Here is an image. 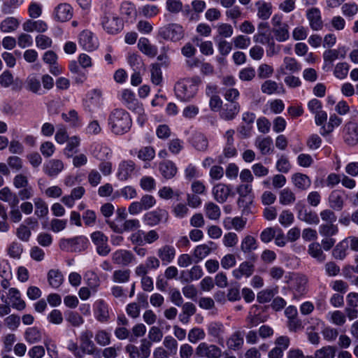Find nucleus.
Segmentation results:
<instances>
[{"label": "nucleus", "instance_id": "nucleus-1", "mask_svg": "<svg viewBox=\"0 0 358 358\" xmlns=\"http://www.w3.org/2000/svg\"><path fill=\"white\" fill-rule=\"evenodd\" d=\"M131 124L129 114L124 109H114L109 115L108 124L111 131L116 135H122L128 132Z\"/></svg>", "mask_w": 358, "mask_h": 358}, {"label": "nucleus", "instance_id": "nucleus-2", "mask_svg": "<svg viewBox=\"0 0 358 358\" xmlns=\"http://www.w3.org/2000/svg\"><path fill=\"white\" fill-rule=\"evenodd\" d=\"M200 80L198 78H187L178 81L174 87L176 96L183 101L192 99L198 91Z\"/></svg>", "mask_w": 358, "mask_h": 358}, {"label": "nucleus", "instance_id": "nucleus-3", "mask_svg": "<svg viewBox=\"0 0 358 358\" xmlns=\"http://www.w3.org/2000/svg\"><path fill=\"white\" fill-rule=\"evenodd\" d=\"M101 23L103 29L110 34H115L123 29L122 20L111 9H105Z\"/></svg>", "mask_w": 358, "mask_h": 358}, {"label": "nucleus", "instance_id": "nucleus-4", "mask_svg": "<svg viewBox=\"0 0 358 358\" xmlns=\"http://www.w3.org/2000/svg\"><path fill=\"white\" fill-rule=\"evenodd\" d=\"M88 240L86 237L80 236L71 238H62L59 241L61 250L67 252H81L87 247Z\"/></svg>", "mask_w": 358, "mask_h": 358}, {"label": "nucleus", "instance_id": "nucleus-5", "mask_svg": "<svg viewBox=\"0 0 358 358\" xmlns=\"http://www.w3.org/2000/svg\"><path fill=\"white\" fill-rule=\"evenodd\" d=\"M159 35L164 39L178 41L183 37V29L178 24H169L159 29Z\"/></svg>", "mask_w": 358, "mask_h": 358}, {"label": "nucleus", "instance_id": "nucleus-6", "mask_svg": "<svg viewBox=\"0 0 358 358\" xmlns=\"http://www.w3.org/2000/svg\"><path fill=\"white\" fill-rule=\"evenodd\" d=\"M91 239L96 245V252L103 257L107 256L110 252V247L108 245V237L101 231H94L91 234Z\"/></svg>", "mask_w": 358, "mask_h": 358}, {"label": "nucleus", "instance_id": "nucleus-7", "mask_svg": "<svg viewBox=\"0 0 358 358\" xmlns=\"http://www.w3.org/2000/svg\"><path fill=\"white\" fill-rule=\"evenodd\" d=\"M93 334L91 331L85 330L80 336V347L82 350L83 357L85 355H95L98 354L99 350L92 341Z\"/></svg>", "mask_w": 358, "mask_h": 358}, {"label": "nucleus", "instance_id": "nucleus-8", "mask_svg": "<svg viewBox=\"0 0 358 358\" xmlns=\"http://www.w3.org/2000/svg\"><path fill=\"white\" fill-rule=\"evenodd\" d=\"M196 354L198 357L205 358H220L222 355V350L214 344H208L203 342L199 344L196 348Z\"/></svg>", "mask_w": 358, "mask_h": 358}, {"label": "nucleus", "instance_id": "nucleus-9", "mask_svg": "<svg viewBox=\"0 0 358 358\" xmlns=\"http://www.w3.org/2000/svg\"><path fill=\"white\" fill-rule=\"evenodd\" d=\"M169 220V213L165 209L157 208L145 214L143 220L146 224L154 227L160 222L166 223Z\"/></svg>", "mask_w": 358, "mask_h": 358}, {"label": "nucleus", "instance_id": "nucleus-10", "mask_svg": "<svg viewBox=\"0 0 358 358\" xmlns=\"http://www.w3.org/2000/svg\"><path fill=\"white\" fill-rule=\"evenodd\" d=\"M111 259L115 264L127 266L135 260V256L129 250L120 249L112 254Z\"/></svg>", "mask_w": 358, "mask_h": 358}, {"label": "nucleus", "instance_id": "nucleus-11", "mask_svg": "<svg viewBox=\"0 0 358 358\" xmlns=\"http://www.w3.org/2000/svg\"><path fill=\"white\" fill-rule=\"evenodd\" d=\"M80 45L87 51L96 50L99 46L98 39L93 33L88 30L81 32L79 37Z\"/></svg>", "mask_w": 358, "mask_h": 358}, {"label": "nucleus", "instance_id": "nucleus-12", "mask_svg": "<svg viewBox=\"0 0 358 358\" xmlns=\"http://www.w3.org/2000/svg\"><path fill=\"white\" fill-rule=\"evenodd\" d=\"M73 16L72 7L68 3L59 4L54 10V18L58 22H66Z\"/></svg>", "mask_w": 358, "mask_h": 358}, {"label": "nucleus", "instance_id": "nucleus-13", "mask_svg": "<svg viewBox=\"0 0 358 358\" xmlns=\"http://www.w3.org/2000/svg\"><path fill=\"white\" fill-rule=\"evenodd\" d=\"M301 69V64L294 57H285L283 63L278 70V73L286 75L288 72L294 73Z\"/></svg>", "mask_w": 358, "mask_h": 358}, {"label": "nucleus", "instance_id": "nucleus-14", "mask_svg": "<svg viewBox=\"0 0 358 358\" xmlns=\"http://www.w3.org/2000/svg\"><path fill=\"white\" fill-rule=\"evenodd\" d=\"M214 199L220 203H224L231 193L230 186L223 183H218L213 188Z\"/></svg>", "mask_w": 358, "mask_h": 358}, {"label": "nucleus", "instance_id": "nucleus-15", "mask_svg": "<svg viewBox=\"0 0 358 358\" xmlns=\"http://www.w3.org/2000/svg\"><path fill=\"white\" fill-rule=\"evenodd\" d=\"M157 256L164 265L173 262L176 255V248L171 245H164L157 250Z\"/></svg>", "mask_w": 358, "mask_h": 358}, {"label": "nucleus", "instance_id": "nucleus-16", "mask_svg": "<svg viewBox=\"0 0 358 358\" xmlns=\"http://www.w3.org/2000/svg\"><path fill=\"white\" fill-rule=\"evenodd\" d=\"M307 279L304 276H298L292 280L291 289L294 299H299L306 293Z\"/></svg>", "mask_w": 358, "mask_h": 358}, {"label": "nucleus", "instance_id": "nucleus-17", "mask_svg": "<svg viewBox=\"0 0 358 358\" xmlns=\"http://www.w3.org/2000/svg\"><path fill=\"white\" fill-rule=\"evenodd\" d=\"M135 169V164L131 160H124L120 163L117 176L120 180H127Z\"/></svg>", "mask_w": 358, "mask_h": 358}, {"label": "nucleus", "instance_id": "nucleus-18", "mask_svg": "<svg viewBox=\"0 0 358 358\" xmlns=\"http://www.w3.org/2000/svg\"><path fill=\"white\" fill-rule=\"evenodd\" d=\"M64 169V164L59 159L49 160L43 166L44 173L49 177H56Z\"/></svg>", "mask_w": 358, "mask_h": 358}, {"label": "nucleus", "instance_id": "nucleus-19", "mask_svg": "<svg viewBox=\"0 0 358 358\" xmlns=\"http://www.w3.org/2000/svg\"><path fill=\"white\" fill-rule=\"evenodd\" d=\"M345 141L349 145H355L358 142V124L350 122L344 128Z\"/></svg>", "mask_w": 358, "mask_h": 358}, {"label": "nucleus", "instance_id": "nucleus-20", "mask_svg": "<svg viewBox=\"0 0 358 358\" xmlns=\"http://www.w3.org/2000/svg\"><path fill=\"white\" fill-rule=\"evenodd\" d=\"M255 271V266L250 262H242L238 268L232 271V275L236 279H241L242 277L249 278Z\"/></svg>", "mask_w": 358, "mask_h": 358}, {"label": "nucleus", "instance_id": "nucleus-21", "mask_svg": "<svg viewBox=\"0 0 358 358\" xmlns=\"http://www.w3.org/2000/svg\"><path fill=\"white\" fill-rule=\"evenodd\" d=\"M307 18L309 20L310 27L314 30H320L322 27L320 11L317 8H312L307 11Z\"/></svg>", "mask_w": 358, "mask_h": 358}, {"label": "nucleus", "instance_id": "nucleus-22", "mask_svg": "<svg viewBox=\"0 0 358 358\" xmlns=\"http://www.w3.org/2000/svg\"><path fill=\"white\" fill-rule=\"evenodd\" d=\"M329 207L334 210L340 211L343 209L344 206V198L343 193L338 190H334L331 192L329 196Z\"/></svg>", "mask_w": 358, "mask_h": 358}, {"label": "nucleus", "instance_id": "nucleus-23", "mask_svg": "<svg viewBox=\"0 0 358 358\" xmlns=\"http://www.w3.org/2000/svg\"><path fill=\"white\" fill-rule=\"evenodd\" d=\"M240 110V105L238 103H230L224 106L220 117L225 120H232L235 118Z\"/></svg>", "mask_w": 358, "mask_h": 358}, {"label": "nucleus", "instance_id": "nucleus-24", "mask_svg": "<svg viewBox=\"0 0 358 358\" xmlns=\"http://www.w3.org/2000/svg\"><path fill=\"white\" fill-rule=\"evenodd\" d=\"M159 170L162 176L166 179L173 178L177 173V167L171 161H164L159 164Z\"/></svg>", "mask_w": 358, "mask_h": 358}, {"label": "nucleus", "instance_id": "nucleus-25", "mask_svg": "<svg viewBox=\"0 0 358 358\" xmlns=\"http://www.w3.org/2000/svg\"><path fill=\"white\" fill-rule=\"evenodd\" d=\"M24 31L27 32H32L36 31L38 32H44L48 29L47 24L43 20L33 21L31 20H27L22 24Z\"/></svg>", "mask_w": 358, "mask_h": 358}, {"label": "nucleus", "instance_id": "nucleus-26", "mask_svg": "<svg viewBox=\"0 0 358 358\" xmlns=\"http://www.w3.org/2000/svg\"><path fill=\"white\" fill-rule=\"evenodd\" d=\"M0 200L7 202L10 207L17 206L20 201L17 195L13 193L7 187L0 190Z\"/></svg>", "mask_w": 358, "mask_h": 358}, {"label": "nucleus", "instance_id": "nucleus-27", "mask_svg": "<svg viewBox=\"0 0 358 358\" xmlns=\"http://www.w3.org/2000/svg\"><path fill=\"white\" fill-rule=\"evenodd\" d=\"M308 254L318 262L322 263L326 259V255L324 254L321 245L317 242H313L308 245Z\"/></svg>", "mask_w": 358, "mask_h": 358}, {"label": "nucleus", "instance_id": "nucleus-28", "mask_svg": "<svg viewBox=\"0 0 358 358\" xmlns=\"http://www.w3.org/2000/svg\"><path fill=\"white\" fill-rule=\"evenodd\" d=\"M192 145L198 151L205 152L208 147V141L204 134L195 133L192 138Z\"/></svg>", "mask_w": 358, "mask_h": 358}, {"label": "nucleus", "instance_id": "nucleus-29", "mask_svg": "<svg viewBox=\"0 0 358 358\" xmlns=\"http://www.w3.org/2000/svg\"><path fill=\"white\" fill-rule=\"evenodd\" d=\"M292 180L294 186L301 190H305L309 188L311 185V180L309 177L303 173H295L292 177Z\"/></svg>", "mask_w": 358, "mask_h": 358}, {"label": "nucleus", "instance_id": "nucleus-30", "mask_svg": "<svg viewBox=\"0 0 358 358\" xmlns=\"http://www.w3.org/2000/svg\"><path fill=\"white\" fill-rule=\"evenodd\" d=\"M298 217L299 220L309 224H317L320 222L317 213L311 210H308L306 208H302L299 210Z\"/></svg>", "mask_w": 358, "mask_h": 358}, {"label": "nucleus", "instance_id": "nucleus-31", "mask_svg": "<svg viewBox=\"0 0 358 358\" xmlns=\"http://www.w3.org/2000/svg\"><path fill=\"white\" fill-rule=\"evenodd\" d=\"M139 50L150 57H154L157 54V48L156 46L150 44L148 38H141L138 43Z\"/></svg>", "mask_w": 358, "mask_h": 358}, {"label": "nucleus", "instance_id": "nucleus-32", "mask_svg": "<svg viewBox=\"0 0 358 358\" xmlns=\"http://www.w3.org/2000/svg\"><path fill=\"white\" fill-rule=\"evenodd\" d=\"M95 315L97 320L105 322L109 317L107 304L103 300H99L95 303Z\"/></svg>", "mask_w": 358, "mask_h": 358}, {"label": "nucleus", "instance_id": "nucleus-33", "mask_svg": "<svg viewBox=\"0 0 358 358\" xmlns=\"http://www.w3.org/2000/svg\"><path fill=\"white\" fill-rule=\"evenodd\" d=\"M48 281L53 288H58L63 283L64 276L58 269H50L48 273Z\"/></svg>", "mask_w": 358, "mask_h": 358}, {"label": "nucleus", "instance_id": "nucleus-34", "mask_svg": "<svg viewBox=\"0 0 358 358\" xmlns=\"http://www.w3.org/2000/svg\"><path fill=\"white\" fill-rule=\"evenodd\" d=\"M8 294L12 301L13 308L18 310H22L25 308V302L22 299H21L20 294L17 289L10 288L8 291Z\"/></svg>", "mask_w": 358, "mask_h": 358}, {"label": "nucleus", "instance_id": "nucleus-35", "mask_svg": "<svg viewBox=\"0 0 358 358\" xmlns=\"http://www.w3.org/2000/svg\"><path fill=\"white\" fill-rule=\"evenodd\" d=\"M243 336L241 331H235L227 340V345L228 348L233 350L241 349L243 345Z\"/></svg>", "mask_w": 358, "mask_h": 358}, {"label": "nucleus", "instance_id": "nucleus-36", "mask_svg": "<svg viewBox=\"0 0 358 358\" xmlns=\"http://www.w3.org/2000/svg\"><path fill=\"white\" fill-rule=\"evenodd\" d=\"M20 25V21L13 17L4 19L0 24V29L2 32L9 33L16 30Z\"/></svg>", "mask_w": 358, "mask_h": 358}, {"label": "nucleus", "instance_id": "nucleus-37", "mask_svg": "<svg viewBox=\"0 0 358 358\" xmlns=\"http://www.w3.org/2000/svg\"><path fill=\"white\" fill-rule=\"evenodd\" d=\"M272 144L273 141L270 136H259L255 140V145L259 149L262 155H267L270 152Z\"/></svg>", "mask_w": 358, "mask_h": 358}, {"label": "nucleus", "instance_id": "nucleus-38", "mask_svg": "<svg viewBox=\"0 0 358 358\" xmlns=\"http://www.w3.org/2000/svg\"><path fill=\"white\" fill-rule=\"evenodd\" d=\"M24 338L27 343L34 344L41 341L42 334L37 327H29L24 332Z\"/></svg>", "mask_w": 358, "mask_h": 358}, {"label": "nucleus", "instance_id": "nucleus-39", "mask_svg": "<svg viewBox=\"0 0 358 358\" xmlns=\"http://www.w3.org/2000/svg\"><path fill=\"white\" fill-rule=\"evenodd\" d=\"M62 117L71 127L76 128L81 126V120L75 110H71L66 113H63Z\"/></svg>", "mask_w": 358, "mask_h": 358}, {"label": "nucleus", "instance_id": "nucleus-40", "mask_svg": "<svg viewBox=\"0 0 358 358\" xmlns=\"http://www.w3.org/2000/svg\"><path fill=\"white\" fill-rule=\"evenodd\" d=\"M92 155L100 161L107 160L111 158L112 150L106 146L97 145L94 148Z\"/></svg>", "mask_w": 358, "mask_h": 358}, {"label": "nucleus", "instance_id": "nucleus-41", "mask_svg": "<svg viewBox=\"0 0 358 358\" xmlns=\"http://www.w3.org/2000/svg\"><path fill=\"white\" fill-rule=\"evenodd\" d=\"M257 7V16L262 20H267L271 15V4L270 3L259 1L255 3Z\"/></svg>", "mask_w": 358, "mask_h": 358}, {"label": "nucleus", "instance_id": "nucleus-42", "mask_svg": "<svg viewBox=\"0 0 358 358\" xmlns=\"http://www.w3.org/2000/svg\"><path fill=\"white\" fill-rule=\"evenodd\" d=\"M257 248V243L256 239L250 236L247 235L241 241V250L245 254L250 253Z\"/></svg>", "mask_w": 358, "mask_h": 358}, {"label": "nucleus", "instance_id": "nucleus-43", "mask_svg": "<svg viewBox=\"0 0 358 358\" xmlns=\"http://www.w3.org/2000/svg\"><path fill=\"white\" fill-rule=\"evenodd\" d=\"M84 279L92 292L95 293L100 285L98 275L94 272L90 271L85 274Z\"/></svg>", "mask_w": 358, "mask_h": 358}, {"label": "nucleus", "instance_id": "nucleus-44", "mask_svg": "<svg viewBox=\"0 0 358 358\" xmlns=\"http://www.w3.org/2000/svg\"><path fill=\"white\" fill-rule=\"evenodd\" d=\"M296 201L294 193L289 188H285L280 192L279 202L283 206L292 204Z\"/></svg>", "mask_w": 358, "mask_h": 358}, {"label": "nucleus", "instance_id": "nucleus-45", "mask_svg": "<svg viewBox=\"0 0 358 358\" xmlns=\"http://www.w3.org/2000/svg\"><path fill=\"white\" fill-rule=\"evenodd\" d=\"M338 232V227L335 224L324 223L319 227V233L323 237H332Z\"/></svg>", "mask_w": 358, "mask_h": 358}, {"label": "nucleus", "instance_id": "nucleus-46", "mask_svg": "<svg viewBox=\"0 0 358 358\" xmlns=\"http://www.w3.org/2000/svg\"><path fill=\"white\" fill-rule=\"evenodd\" d=\"M348 247V239L343 240L341 242L338 243L333 250V257L336 259L343 260L346 256V251Z\"/></svg>", "mask_w": 358, "mask_h": 358}, {"label": "nucleus", "instance_id": "nucleus-47", "mask_svg": "<svg viewBox=\"0 0 358 358\" xmlns=\"http://www.w3.org/2000/svg\"><path fill=\"white\" fill-rule=\"evenodd\" d=\"M150 79L152 84L161 85L163 81L161 65L159 64H152L150 66Z\"/></svg>", "mask_w": 358, "mask_h": 358}, {"label": "nucleus", "instance_id": "nucleus-48", "mask_svg": "<svg viewBox=\"0 0 358 358\" xmlns=\"http://www.w3.org/2000/svg\"><path fill=\"white\" fill-rule=\"evenodd\" d=\"M204 210L206 215L210 220H218L221 215V211L219 206L213 202L206 203Z\"/></svg>", "mask_w": 358, "mask_h": 358}, {"label": "nucleus", "instance_id": "nucleus-49", "mask_svg": "<svg viewBox=\"0 0 358 358\" xmlns=\"http://www.w3.org/2000/svg\"><path fill=\"white\" fill-rule=\"evenodd\" d=\"M227 222L231 223V224L233 226V228L238 231L243 230L246 224V220H243L242 217H227L224 220V226L227 229H231V226L227 225Z\"/></svg>", "mask_w": 358, "mask_h": 358}, {"label": "nucleus", "instance_id": "nucleus-50", "mask_svg": "<svg viewBox=\"0 0 358 358\" xmlns=\"http://www.w3.org/2000/svg\"><path fill=\"white\" fill-rule=\"evenodd\" d=\"M272 31L276 40L280 42L285 41L289 37V26L287 23L278 27H273Z\"/></svg>", "mask_w": 358, "mask_h": 358}, {"label": "nucleus", "instance_id": "nucleus-51", "mask_svg": "<svg viewBox=\"0 0 358 358\" xmlns=\"http://www.w3.org/2000/svg\"><path fill=\"white\" fill-rule=\"evenodd\" d=\"M336 348L332 345H327L317 350L314 353L315 358H334Z\"/></svg>", "mask_w": 358, "mask_h": 358}, {"label": "nucleus", "instance_id": "nucleus-52", "mask_svg": "<svg viewBox=\"0 0 358 358\" xmlns=\"http://www.w3.org/2000/svg\"><path fill=\"white\" fill-rule=\"evenodd\" d=\"M280 89H282V87H280L279 85L275 81L271 80H266L261 86L262 92L266 94L279 93Z\"/></svg>", "mask_w": 358, "mask_h": 358}, {"label": "nucleus", "instance_id": "nucleus-53", "mask_svg": "<svg viewBox=\"0 0 358 358\" xmlns=\"http://www.w3.org/2000/svg\"><path fill=\"white\" fill-rule=\"evenodd\" d=\"M27 89L33 93L41 94V85L40 80L34 75H30L26 80Z\"/></svg>", "mask_w": 358, "mask_h": 358}, {"label": "nucleus", "instance_id": "nucleus-54", "mask_svg": "<svg viewBox=\"0 0 358 358\" xmlns=\"http://www.w3.org/2000/svg\"><path fill=\"white\" fill-rule=\"evenodd\" d=\"M171 208V211L174 216L179 219H182L187 216L189 211L187 206L183 203H173Z\"/></svg>", "mask_w": 358, "mask_h": 358}, {"label": "nucleus", "instance_id": "nucleus-55", "mask_svg": "<svg viewBox=\"0 0 358 358\" xmlns=\"http://www.w3.org/2000/svg\"><path fill=\"white\" fill-rule=\"evenodd\" d=\"M131 271L129 269H120L113 272L112 280L116 283H124L129 281Z\"/></svg>", "mask_w": 358, "mask_h": 358}, {"label": "nucleus", "instance_id": "nucleus-56", "mask_svg": "<svg viewBox=\"0 0 358 358\" xmlns=\"http://www.w3.org/2000/svg\"><path fill=\"white\" fill-rule=\"evenodd\" d=\"M278 293V287L266 289L257 294V301L260 303H264L270 301L271 299Z\"/></svg>", "mask_w": 358, "mask_h": 358}, {"label": "nucleus", "instance_id": "nucleus-57", "mask_svg": "<svg viewBox=\"0 0 358 358\" xmlns=\"http://www.w3.org/2000/svg\"><path fill=\"white\" fill-rule=\"evenodd\" d=\"M253 202V196H239L237 200V205L241 210L243 215H248L250 210V206Z\"/></svg>", "mask_w": 358, "mask_h": 358}, {"label": "nucleus", "instance_id": "nucleus-58", "mask_svg": "<svg viewBox=\"0 0 358 358\" xmlns=\"http://www.w3.org/2000/svg\"><path fill=\"white\" fill-rule=\"evenodd\" d=\"M339 55H341V58H344L345 57V50L343 48L338 50H327L323 55L324 60L331 63L339 57Z\"/></svg>", "mask_w": 358, "mask_h": 358}, {"label": "nucleus", "instance_id": "nucleus-59", "mask_svg": "<svg viewBox=\"0 0 358 358\" xmlns=\"http://www.w3.org/2000/svg\"><path fill=\"white\" fill-rule=\"evenodd\" d=\"M206 334L204 331L199 327H194L189 330L188 333V341L191 343H196L199 341L204 339Z\"/></svg>", "mask_w": 358, "mask_h": 358}, {"label": "nucleus", "instance_id": "nucleus-60", "mask_svg": "<svg viewBox=\"0 0 358 358\" xmlns=\"http://www.w3.org/2000/svg\"><path fill=\"white\" fill-rule=\"evenodd\" d=\"M35 205V215L38 217L45 216L48 213V208L45 202L41 198H36L34 199Z\"/></svg>", "mask_w": 358, "mask_h": 358}, {"label": "nucleus", "instance_id": "nucleus-61", "mask_svg": "<svg viewBox=\"0 0 358 358\" xmlns=\"http://www.w3.org/2000/svg\"><path fill=\"white\" fill-rule=\"evenodd\" d=\"M211 250L212 248L208 245L202 244L196 247L193 255L198 261H201L207 257L210 253Z\"/></svg>", "mask_w": 358, "mask_h": 358}, {"label": "nucleus", "instance_id": "nucleus-62", "mask_svg": "<svg viewBox=\"0 0 358 358\" xmlns=\"http://www.w3.org/2000/svg\"><path fill=\"white\" fill-rule=\"evenodd\" d=\"M158 194L160 198L168 200L174 196L179 197L181 195V192L180 191L174 192L171 187L165 186L159 189Z\"/></svg>", "mask_w": 358, "mask_h": 358}, {"label": "nucleus", "instance_id": "nucleus-63", "mask_svg": "<svg viewBox=\"0 0 358 358\" xmlns=\"http://www.w3.org/2000/svg\"><path fill=\"white\" fill-rule=\"evenodd\" d=\"M96 343L101 346H106L110 343V335L105 330H99L94 337Z\"/></svg>", "mask_w": 358, "mask_h": 358}, {"label": "nucleus", "instance_id": "nucleus-64", "mask_svg": "<svg viewBox=\"0 0 358 358\" xmlns=\"http://www.w3.org/2000/svg\"><path fill=\"white\" fill-rule=\"evenodd\" d=\"M80 138L78 136H72L68 140L64 153L68 157H71L75 152L74 150L79 145Z\"/></svg>", "mask_w": 358, "mask_h": 358}]
</instances>
